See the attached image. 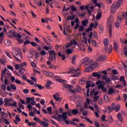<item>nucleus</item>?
Instances as JSON below:
<instances>
[{"label":"nucleus","mask_w":127,"mask_h":127,"mask_svg":"<svg viewBox=\"0 0 127 127\" xmlns=\"http://www.w3.org/2000/svg\"><path fill=\"white\" fill-rule=\"evenodd\" d=\"M92 63V61L89 60L88 58H85L84 60H83V64H85V66L89 65V67L85 68V72H89L91 71H92V70H93V68L96 67V66L98 65L97 63Z\"/></svg>","instance_id":"obj_1"},{"label":"nucleus","mask_w":127,"mask_h":127,"mask_svg":"<svg viewBox=\"0 0 127 127\" xmlns=\"http://www.w3.org/2000/svg\"><path fill=\"white\" fill-rule=\"evenodd\" d=\"M15 52L12 53V55L13 56L14 59L18 62L21 61V59H22V55L21 51L20 49L17 48L15 50Z\"/></svg>","instance_id":"obj_2"},{"label":"nucleus","mask_w":127,"mask_h":127,"mask_svg":"<svg viewBox=\"0 0 127 127\" xmlns=\"http://www.w3.org/2000/svg\"><path fill=\"white\" fill-rule=\"evenodd\" d=\"M49 54L50 56L48 58V59L50 61L47 62V65H51V62L54 61L56 59L57 54L55 50H50L49 51Z\"/></svg>","instance_id":"obj_3"},{"label":"nucleus","mask_w":127,"mask_h":127,"mask_svg":"<svg viewBox=\"0 0 127 127\" xmlns=\"http://www.w3.org/2000/svg\"><path fill=\"white\" fill-rule=\"evenodd\" d=\"M123 2V0H119L118 1L113 3V4H112V5H111V13H114V12H116V9H118L119 7H120V6L122 5Z\"/></svg>","instance_id":"obj_4"},{"label":"nucleus","mask_w":127,"mask_h":127,"mask_svg":"<svg viewBox=\"0 0 127 127\" xmlns=\"http://www.w3.org/2000/svg\"><path fill=\"white\" fill-rule=\"evenodd\" d=\"M113 19H114V17L113 16H110L108 19V22H107V25L109 28V35L110 37H112V22H113Z\"/></svg>","instance_id":"obj_5"},{"label":"nucleus","mask_w":127,"mask_h":127,"mask_svg":"<svg viewBox=\"0 0 127 127\" xmlns=\"http://www.w3.org/2000/svg\"><path fill=\"white\" fill-rule=\"evenodd\" d=\"M71 114H72V113L70 111H68L66 112H64V113H63V115H58V118L59 119H63V120H66L67 119V116L71 117L72 116Z\"/></svg>","instance_id":"obj_6"},{"label":"nucleus","mask_w":127,"mask_h":127,"mask_svg":"<svg viewBox=\"0 0 127 127\" xmlns=\"http://www.w3.org/2000/svg\"><path fill=\"white\" fill-rule=\"evenodd\" d=\"M96 84L98 85V88L99 89H102L103 92L107 93V89L104 86L103 81L98 80V82H96Z\"/></svg>","instance_id":"obj_7"},{"label":"nucleus","mask_w":127,"mask_h":127,"mask_svg":"<svg viewBox=\"0 0 127 127\" xmlns=\"http://www.w3.org/2000/svg\"><path fill=\"white\" fill-rule=\"evenodd\" d=\"M34 121H35L37 123H39V124L41 126H44V127H46L48 126H49V124L44 123L43 121H41V120H39L38 118L35 117L33 119Z\"/></svg>","instance_id":"obj_8"},{"label":"nucleus","mask_w":127,"mask_h":127,"mask_svg":"<svg viewBox=\"0 0 127 127\" xmlns=\"http://www.w3.org/2000/svg\"><path fill=\"white\" fill-rule=\"evenodd\" d=\"M8 36H9L11 38H14L17 35V33L15 31V30H11L7 33Z\"/></svg>","instance_id":"obj_9"},{"label":"nucleus","mask_w":127,"mask_h":127,"mask_svg":"<svg viewBox=\"0 0 127 127\" xmlns=\"http://www.w3.org/2000/svg\"><path fill=\"white\" fill-rule=\"evenodd\" d=\"M122 22V17L121 16H119L118 19H117V21L116 23L115 24V26L118 28L119 27V25L121 24Z\"/></svg>","instance_id":"obj_10"},{"label":"nucleus","mask_w":127,"mask_h":127,"mask_svg":"<svg viewBox=\"0 0 127 127\" xmlns=\"http://www.w3.org/2000/svg\"><path fill=\"white\" fill-rule=\"evenodd\" d=\"M79 70V68H71L69 71L67 72V74H73L74 73H76Z\"/></svg>","instance_id":"obj_11"},{"label":"nucleus","mask_w":127,"mask_h":127,"mask_svg":"<svg viewBox=\"0 0 127 127\" xmlns=\"http://www.w3.org/2000/svg\"><path fill=\"white\" fill-rule=\"evenodd\" d=\"M4 103H5V106H8L9 105L10 103L11 102H12V99L10 98V99H8L7 98L4 99Z\"/></svg>","instance_id":"obj_12"},{"label":"nucleus","mask_w":127,"mask_h":127,"mask_svg":"<svg viewBox=\"0 0 127 127\" xmlns=\"http://www.w3.org/2000/svg\"><path fill=\"white\" fill-rule=\"evenodd\" d=\"M64 87L66 89H67L68 91H70L72 90L73 86L71 85L64 84Z\"/></svg>","instance_id":"obj_13"},{"label":"nucleus","mask_w":127,"mask_h":127,"mask_svg":"<svg viewBox=\"0 0 127 127\" xmlns=\"http://www.w3.org/2000/svg\"><path fill=\"white\" fill-rule=\"evenodd\" d=\"M112 45H110L109 49L108 48L107 46H106L105 48H104V51L108 52V54H110L112 52Z\"/></svg>","instance_id":"obj_14"},{"label":"nucleus","mask_w":127,"mask_h":127,"mask_svg":"<svg viewBox=\"0 0 127 127\" xmlns=\"http://www.w3.org/2000/svg\"><path fill=\"white\" fill-rule=\"evenodd\" d=\"M93 28H94V24L91 23L90 24V25L89 26V28L85 29V31L87 32H89V31H92Z\"/></svg>","instance_id":"obj_15"},{"label":"nucleus","mask_w":127,"mask_h":127,"mask_svg":"<svg viewBox=\"0 0 127 127\" xmlns=\"http://www.w3.org/2000/svg\"><path fill=\"white\" fill-rule=\"evenodd\" d=\"M70 124L75 126L76 127H85V125L84 124H77L74 122H70Z\"/></svg>","instance_id":"obj_16"},{"label":"nucleus","mask_w":127,"mask_h":127,"mask_svg":"<svg viewBox=\"0 0 127 127\" xmlns=\"http://www.w3.org/2000/svg\"><path fill=\"white\" fill-rule=\"evenodd\" d=\"M106 59V56H101L98 58L97 61L98 62H103Z\"/></svg>","instance_id":"obj_17"},{"label":"nucleus","mask_w":127,"mask_h":127,"mask_svg":"<svg viewBox=\"0 0 127 127\" xmlns=\"http://www.w3.org/2000/svg\"><path fill=\"white\" fill-rule=\"evenodd\" d=\"M117 119H118L121 123H123V118L121 113H118L117 115Z\"/></svg>","instance_id":"obj_18"},{"label":"nucleus","mask_w":127,"mask_h":127,"mask_svg":"<svg viewBox=\"0 0 127 127\" xmlns=\"http://www.w3.org/2000/svg\"><path fill=\"white\" fill-rule=\"evenodd\" d=\"M88 23L89 20L88 19L82 21V26L86 27L87 25H88Z\"/></svg>","instance_id":"obj_19"},{"label":"nucleus","mask_w":127,"mask_h":127,"mask_svg":"<svg viewBox=\"0 0 127 127\" xmlns=\"http://www.w3.org/2000/svg\"><path fill=\"white\" fill-rule=\"evenodd\" d=\"M114 93H116V91L114 90V89L111 88L110 89H109V91L107 93V94L109 95H112Z\"/></svg>","instance_id":"obj_20"},{"label":"nucleus","mask_w":127,"mask_h":127,"mask_svg":"<svg viewBox=\"0 0 127 127\" xmlns=\"http://www.w3.org/2000/svg\"><path fill=\"white\" fill-rule=\"evenodd\" d=\"M107 122H108L109 123L111 124L112 123L114 122V120L113 119V117L112 116H110L108 118V120Z\"/></svg>","instance_id":"obj_21"},{"label":"nucleus","mask_w":127,"mask_h":127,"mask_svg":"<svg viewBox=\"0 0 127 127\" xmlns=\"http://www.w3.org/2000/svg\"><path fill=\"white\" fill-rule=\"evenodd\" d=\"M71 114L73 115H77L79 113V111L77 109H74L70 110Z\"/></svg>","instance_id":"obj_22"},{"label":"nucleus","mask_w":127,"mask_h":127,"mask_svg":"<svg viewBox=\"0 0 127 127\" xmlns=\"http://www.w3.org/2000/svg\"><path fill=\"white\" fill-rule=\"evenodd\" d=\"M110 79L111 80L116 81L118 80L119 78L116 75H112L111 76Z\"/></svg>","instance_id":"obj_23"},{"label":"nucleus","mask_w":127,"mask_h":127,"mask_svg":"<svg viewBox=\"0 0 127 127\" xmlns=\"http://www.w3.org/2000/svg\"><path fill=\"white\" fill-rule=\"evenodd\" d=\"M53 98L57 101L61 102V101H62V98H61L60 97H58L56 96V95H53Z\"/></svg>","instance_id":"obj_24"},{"label":"nucleus","mask_w":127,"mask_h":127,"mask_svg":"<svg viewBox=\"0 0 127 127\" xmlns=\"http://www.w3.org/2000/svg\"><path fill=\"white\" fill-rule=\"evenodd\" d=\"M92 81H88L86 82V88L87 89H88L89 88H90L91 87V84H92Z\"/></svg>","instance_id":"obj_25"},{"label":"nucleus","mask_w":127,"mask_h":127,"mask_svg":"<svg viewBox=\"0 0 127 127\" xmlns=\"http://www.w3.org/2000/svg\"><path fill=\"white\" fill-rule=\"evenodd\" d=\"M120 81L123 82V84H124V86L127 85V83H126V81L125 80V76H121V78H120Z\"/></svg>","instance_id":"obj_26"},{"label":"nucleus","mask_w":127,"mask_h":127,"mask_svg":"<svg viewBox=\"0 0 127 127\" xmlns=\"http://www.w3.org/2000/svg\"><path fill=\"white\" fill-rule=\"evenodd\" d=\"M91 44H92L93 47H95V48H98L99 46L98 45L96 41L95 40H92L91 41Z\"/></svg>","instance_id":"obj_27"},{"label":"nucleus","mask_w":127,"mask_h":127,"mask_svg":"<svg viewBox=\"0 0 127 127\" xmlns=\"http://www.w3.org/2000/svg\"><path fill=\"white\" fill-rule=\"evenodd\" d=\"M92 76L93 77H97V78H100L101 77V75H100L99 73V72H94L93 74H92Z\"/></svg>","instance_id":"obj_28"},{"label":"nucleus","mask_w":127,"mask_h":127,"mask_svg":"<svg viewBox=\"0 0 127 127\" xmlns=\"http://www.w3.org/2000/svg\"><path fill=\"white\" fill-rule=\"evenodd\" d=\"M35 87H37L39 88L40 90H42L43 88V87L41 85L38 84L37 83H35L34 85Z\"/></svg>","instance_id":"obj_29"},{"label":"nucleus","mask_w":127,"mask_h":127,"mask_svg":"<svg viewBox=\"0 0 127 127\" xmlns=\"http://www.w3.org/2000/svg\"><path fill=\"white\" fill-rule=\"evenodd\" d=\"M70 8L72 12H75L77 11V8L75 7V5H72L70 6Z\"/></svg>","instance_id":"obj_30"},{"label":"nucleus","mask_w":127,"mask_h":127,"mask_svg":"<svg viewBox=\"0 0 127 127\" xmlns=\"http://www.w3.org/2000/svg\"><path fill=\"white\" fill-rule=\"evenodd\" d=\"M85 10H87L89 15H92V11H90V9H89V6H85Z\"/></svg>","instance_id":"obj_31"},{"label":"nucleus","mask_w":127,"mask_h":127,"mask_svg":"<svg viewBox=\"0 0 127 127\" xmlns=\"http://www.w3.org/2000/svg\"><path fill=\"white\" fill-rule=\"evenodd\" d=\"M101 16H102V13L101 12H98V14L97 15V16H96V18L97 19V20H99L100 18H101Z\"/></svg>","instance_id":"obj_32"},{"label":"nucleus","mask_w":127,"mask_h":127,"mask_svg":"<svg viewBox=\"0 0 127 127\" xmlns=\"http://www.w3.org/2000/svg\"><path fill=\"white\" fill-rule=\"evenodd\" d=\"M56 81L58 82H59V83H66V80H63V79H57L56 80Z\"/></svg>","instance_id":"obj_33"},{"label":"nucleus","mask_w":127,"mask_h":127,"mask_svg":"<svg viewBox=\"0 0 127 127\" xmlns=\"http://www.w3.org/2000/svg\"><path fill=\"white\" fill-rule=\"evenodd\" d=\"M51 84H52L51 81H48V82H47L46 85V88L48 89H50V86L51 85Z\"/></svg>","instance_id":"obj_34"},{"label":"nucleus","mask_w":127,"mask_h":127,"mask_svg":"<svg viewBox=\"0 0 127 127\" xmlns=\"http://www.w3.org/2000/svg\"><path fill=\"white\" fill-rule=\"evenodd\" d=\"M75 15H72V17H71V16H69L67 17V20H74L75 19Z\"/></svg>","instance_id":"obj_35"},{"label":"nucleus","mask_w":127,"mask_h":127,"mask_svg":"<svg viewBox=\"0 0 127 127\" xmlns=\"http://www.w3.org/2000/svg\"><path fill=\"white\" fill-rule=\"evenodd\" d=\"M10 87H11V88H12V89L13 90V91H16L17 90L16 86L14 84H11V85H10Z\"/></svg>","instance_id":"obj_36"},{"label":"nucleus","mask_w":127,"mask_h":127,"mask_svg":"<svg viewBox=\"0 0 127 127\" xmlns=\"http://www.w3.org/2000/svg\"><path fill=\"white\" fill-rule=\"evenodd\" d=\"M7 106L16 107H17V102L14 101V103H10V104H9Z\"/></svg>","instance_id":"obj_37"},{"label":"nucleus","mask_w":127,"mask_h":127,"mask_svg":"<svg viewBox=\"0 0 127 127\" xmlns=\"http://www.w3.org/2000/svg\"><path fill=\"white\" fill-rule=\"evenodd\" d=\"M6 62V61H5V60H2V59H0V63L1 64L4 65Z\"/></svg>","instance_id":"obj_38"},{"label":"nucleus","mask_w":127,"mask_h":127,"mask_svg":"<svg viewBox=\"0 0 127 127\" xmlns=\"http://www.w3.org/2000/svg\"><path fill=\"white\" fill-rule=\"evenodd\" d=\"M19 65H20V68H22L24 66H27V63L26 62H25L23 64H19Z\"/></svg>","instance_id":"obj_39"},{"label":"nucleus","mask_w":127,"mask_h":127,"mask_svg":"<svg viewBox=\"0 0 127 127\" xmlns=\"http://www.w3.org/2000/svg\"><path fill=\"white\" fill-rule=\"evenodd\" d=\"M114 110H115V111H116L117 112H118L119 110H120V105H117L116 106V107H115V109Z\"/></svg>","instance_id":"obj_40"},{"label":"nucleus","mask_w":127,"mask_h":127,"mask_svg":"<svg viewBox=\"0 0 127 127\" xmlns=\"http://www.w3.org/2000/svg\"><path fill=\"white\" fill-rule=\"evenodd\" d=\"M95 3V5L98 7V8H101L102 5H103V3L100 2V3H97V2L94 3Z\"/></svg>","instance_id":"obj_41"},{"label":"nucleus","mask_w":127,"mask_h":127,"mask_svg":"<svg viewBox=\"0 0 127 127\" xmlns=\"http://www.w3.org/2000/svg\"><path fill=\"white\" fill-rule=\"evenodd\" d=\"M76 60V56H74L73 57H72V59H71V64H75V60Z\"/></svg>","instance_id":"obj_42"},{"label":"nucleus","mask_w":127,"mask_h":127,"mask_svg":"<svg viewBox=\"0 0 127 127\" xmlns=\"http://www.w3.org/2000/svg\"><path fill=\"white\" fill-rule=\"evenodd\" d=\"M52 108L51 107H48V108H47V111H48V112H49V114H52Z\"/></svg>","instance_id":"obj_43"},{"label":"nucleus","mask_w":127,"mask_h":127,"mask_svg":"<svg viewBox=\"0 0 127 127\" xmlns=\"http://www.w3.org/2000/svg\"><path fill=\"white\" fill-rule=\"evenodd\" d=\"M70 43H71L72 45H77V43L76 41H75V40L74 39L73 40H70Z\"/></svg>","instance_id":"obj_44"},{"label":"nucleus","mask_w":127,"mask_h":127,"mask_svg":"<svg viewBox=\"0 0 127 127\" xmlns=\"http://www.w3.org/2000/svg\"><path fill=\"white\" fill-rule=\"evenodd\" d=\"M80 101H78L77 102V105H76V109H79V108L81 107V104H80Z\"/></svg>","instance_id":"obj_45"},{"label":"nucleus","mask_w":127,"mask_h":127,"mask_svg":"<svg viewBox=\"0 0 127 127\" xmlns=\"http://www.w3.org/2000/svg\"><path fill=\"white\" fill-rule=\"evenodd\" d=\"M104 102L106 103H108V96L107 95H104Z\"/></svg>","instance_id":"obj_46"},{"label":"nucleus","mask_w":127,"mask_h":127,"mask_svg":"<svg viewBox=\"0 0 127 127\" xmlns=\"http://www.w3.org/2000/svg\"><path fill=\"white\" fill-rule=\"evenodd\" d=\"M84 27H85V26L80 25V27H79V29H78L79 32H82V31H84Z\"/></svg>","instance_id":"obj_47"},{"label":"nucleus","mask_w":127,"mask_h":127,"mask_svg":"<svg viewBox=\"0 0 127 127\" xmlns=\"http://www.w3.org/2000/svg\"><path fill=\"white\" fill-rule=\"evenodd\" d=\"M104 44L105 47H108L109 44H108V41L107 39H105V40L104 41Z\"/></svg>","instance_id":"obj_48"},{"label":"nucleus","mask_w":127,"mask_h":127,"mask_svg":"<svg viewBox=\"0 0 127 127\" xmlns=\"http://www.w3.org/2000/svg\"><path fill=\"white\" fill-rule=\"evenodd\" d=\"M30 44H31V46L34 47H37V46H38V44L34 42H31Z\"/></svg>","instance_id":"obj_49"},{"label":"nucleus","mask_w":127,"mask_h":127,"mask_svg":"<svg viewBox=\"0 0 127 127\" xmlns=\"http://www.w3.org/2000/svg\"><path fill=\"white\" fill-rule=\"evenodd\" d=\"M114 50L115 52L118 51V45L116 44V43H115L114 44Z\"/></svg>","instance_id":"obj_50"},{"label":"nucleus","mask_w":127,"mask_h":127,"mask_svg":"<svg viewBox=\"0 0 127 127\" xmlns=\"http://www.w3.org/2000/svg\"><path fill=\"white\" fill-rule=\"evenodd\" d=\"M50 121H51V122H52V123L53 125H56L57 127H59V125L57 124L56 122H55L53 120L51 119Z\"/></svg>","instance_id":"obj_51"},{"label":"nucleus","mask_w":127,"mask_h":127,"mask_svg":"<svg viewBox=\"0 0 127 127\" xmlns=\"http://www.w3.org/2000/svg\"><path fill=\"white\" fill-rule=\"evenodd\" d=\"M80 75V73L79 72L76 73L75 74L72 75V77H77L78 76H79Z\"/></svg>","instance_id":"obj_52"},{"label":"nucleus","mask_w":127,"mask_h":127,"mask_svg":"<svg viewBox=\"0 0 127 127\" xmlns=\"http://www.w3.org/2000/svg\"><path fill=\"white\" fill-rule=\"evenodd\" d=\"M3 122L7 125H9L10 123L6 119H4L3 120Z\"/></svg>","instance_id":"obj_53"},{"label":"nucleus","mask_w":127,"mask_h":127,"mask_svg":"<svg viewBox=\"0 0 127 127\" xmlns=\"http://www.w3.org/2000/svg\"><path fill=\"white\" fill-rule=\"evenodd\" d=\"M112 73H113V75H118V72L116 69L112 70Z\"/></svg>","instance_id":"obj_54"},{"label":"nucleus","mask_w":127,"mask_h":127,"mask_svg":"<svg viewBox=\"0 0 127 127\" xmlns=\"http://www.w3.org/2000/svg\"><path fill=\"white\" fill-rule=\"evenodd\" d=\"M84 119H85L87 121V122L90 123V124H93V122L91 121L90 119L87 118L86 117H85Z\"/></svg>","instance_id":"obj_55"},{"label":"nucleus","mask_w":127,"mask_h":127,"mask_svg":"<svg viewBox=\"0 0 127 127\" xmlns=\"http://www.w3.org/2000/svg\"><path fill=\"white\" fill-rule=\"evenodd\" d=\"M5 85H6L5 84H2L1 85V88L3 91H5L6 90V88H5Z\"/></svg>","instance_id":"obj_56"},{"label":"nucleus","mask_w":127,"mask_h":127,"mask_svg":"<svg viewBox=\"0 0 127 127\" xmlns=\"http://www.w3.org/2000/svg\"><path fill=\"white\" fill-rule=\"evenodd\" d=\"M27 82H28L30 84H31V85H33L35 84V83H33V82L32 81H31L30 79H27Z\"/></svg>","instance_id":"obj_57"},{"label":"nucleus","mask_w":127,"mask_h":127,"mask_svg":"<svg viewBox=\"0 0 127 127\" xmlns=\"http://www.w3.org/2000/svg\"><path fill=\"white\" fill-rule=\"evenodd\" d=\"M70 27V25H67V26H64V29H65V30H67V31L69 32V29Z\"/></svg>","instance_id":"obj_58"},{"label":"nucleus","mask_w":127,"mask_h":127,"mask_svg":"<svg viewBox=\"0 0 127 127\" xmlns=\"http://www.w3.org/2000/svg\"><path fill=\"white\" fill-rule=\"evenodd\" d=\"M85 83V80L84 79L80 80L79 81V84L83 85Z\"/></svg>","instance_id":"obj_59"},{"label":"nucleus","mask_w":127,"mask_h":127,"mask_svg":"<svg viewBox=\"0 0 127 127\" xmlns=\"http://www.w3.org/2000/svg\"><path fill=\"white\" fill-rule=\"evenodd\" d=\"M64 121L65 124L67 125L71 124V123H72L71 121H67L66 120H64Z\"/></svg>","instance_id":"obj_60"},{"label":"nucleus","mask_w":127,"mask_h":127,"mask_svg":"<svg viewBox=\"0 0 127 127\" xmlns=\"http://www.w3.org/2000/svg\"><path fill=\"white\" fill-rule=\"evenodd\" d=\"M94 125H95V127H100V124L97 121L95 122Z\"/></svg>","instance_id":"obj_61"},{"label":"nucleus","mask_w":127,"mask_h":127,"mask_svg":"<svg viewBox=\"0 0 127 127\" xmlns=\"http://www.w3.org/2000/svg\"><path fill=\"white\" fill-rule=\"evenodd\" d=\"M23 92L24 94H28V93H29V90H28V89H24V90H23Z\"/></svg>","instance_id":"obj_62"},{"label":"nucleus","mask_w":127,"mask_h":127,"mask_svg":"<svg viewBox=\"0 0 127 127\" xmlns=\"http://www.w3.org/2000/svg\"><path fill=\"white\" fill-rule=\"evenodd\" d=\"M93 37L95 38H98L97 32H95V31L93 32Z\"/></svg>","instance_id":"obj_63"},{"label":"nucleus","mask_w":127,"mask_h":127,"mask_svg":"<svg viewBox=\"0 0 127 127\" xmlns=\"http://www.w3.org/2000/svg\"><path fill=\"white\" fill-rule=\"evenodd\" d=\"M66 52L67 53V54H71L72 53V50L71 49H67L66 51Z\"/></svg>","instance_id":"obj_64"}]
</instances>
